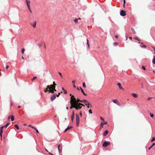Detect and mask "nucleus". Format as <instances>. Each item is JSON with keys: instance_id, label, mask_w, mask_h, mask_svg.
Here are the masks:
<instances>
[{"instance_id": "obj_1", "label": "nucleus", "mask_w": 155, "mask_h": 155, "mask_svg": "<svg viewBox=\"0 0 155 155\" xmlns=\"http://www.w3.org/2000/svg\"><path fill=\"white\" fill-rule=\"evenodd\" d=\"M10 124L8 123H7L5 125L2 126L1 127V129H0V135L1 137H2V133L3 132V129L4 127H5V128H6Z\"/></svg>"}, {"instance_id": "obj_2", "label": "nucleus", "mask_w": 155, "mask_h": 155, "mask_svg": "<svg viewBox=\"0 0 155 155\" xmlns=\"http://www.w3.org/2000/svg\"><path fill=\"white\" fill-rule=\"evenodd\" d=\"M76 125L77 126H78L79 125V124L80 122V118L79 115L78 114H76Z\"/></svg>"}, {"instance_id": "obj_3", "label": "nucleus", "mask_w": 155, "mask_h": 155, "mask_svg": "<svg viewBox=\"0 0 155 155\" xmlns=\"http://www.w3.org/2000/svg\"><path fill=\"white\" fill-rule=\"evenodd\" d=\"M75 107L74 108L76 110H78L81 109L82 107V106H81L79 105V104H75Z\"/></svg>"}, {"instance_id": "obj_4", "label": "nucleus", "mask_w": 155, "mask_h": 155, "mask_svg": "<svg viewBox=\"0 0 155 155\" xmlns=\"http://www.w3.org/2000/svg\"><path fill=\"white\" fill-rule=\"evenodd\" d=\"M113 102L114 103L117 104L119 106H120V104L119 102V101L117 99H113L112 100Z\"/></svg>"}, {"instance_id": "obj_5", "label": "nucleus", "mask_w": 155, "mask_h": 155, "mask_svg": "<svg viewBox=\"0 0 155 155\" xmlns=\"http://www.w3.org/2000/svg\"><path fill=\"white\" fill-rule=\"evenodd\" d=\"M126 12L125 11L122 10L120 12V15L123 16H125L126 15Z\"/></svg>"}, {"instance_id": "obj_6", "label": "nucleus", "mask_w": 155, "mask_h": 155, "mask_svg": "<svg viewBox=\"0 0 155 155\" xmlns=\"http://www.w3.org/2000/svg\"><path fill=\"white\" fill-rule=\"evenodd\" d=\"M70 103L71 104V106L70 107V109H71L75 107V104L72 102V101H70Z\"/></svg>"}, {"instance_id": "obj_7", "label": "nucleus", "mask_w": 155, "mask_h": 155, "mask_svg": "<svg viewBox=\"0 0 155 155\" xmlns=\"http://www.w3.org/2000/svg\"><path fill=\"white\" fill-rule=\"evenodd\" d=\"M77 90H80V89L81 90V92L85 96H86L87 95L84 92V91L82 89V88H81V87H80L79 88L78 87H77Z\"/></svg>"}, {"instance_id": "obj_8", "label": "nucleus", "mask_w": 155, "mask_h": 155, "mask_svg": "<svg viewBox=\"0 0 155 155\" xmlns=\"http://www.w3.org/2000/svg\"><path fill=\"white\" fill-rule=\"evenodd\" d=\"M47 87H48L49 90L52 89L54 88H55V87L53 84L51 85L50 86L48 85L47 86Z\"/></svg>"}, {"instance_id": "obj_9", "label": "nucleus", "mask_w": 155, "mask_h": 155, "mask_svg": "<svg viewBox=\"0 0 155 155\" xmlns=\"http://www.w3.org/2000/svg\"><path fill=\"white\" fill-rule=\"evenodd\" d=\"M56 97V94H54L51 97V101H53Z\"/></svg>"}, {"instance_id": "obj_10", "label": "nucleus", "mask_w": 155, "mask_h": 155, "mask_svg": "<svg viewBox=\"0 0 155 155\" xmlns=\"http://www.w3.org/2000/svg\"><path fill=\"white\" fill-rule=\"evenodd\" d=\"M110 143L109 142H104L103 144V146L104 147H107L109 144Z\"/></svg>"}, {"instance_id": "obj_11", "label": "nucleus", "mask_w": 155, "mask_h": 155, "mask_svg": "<svg viewBox=\"0 0 155 155\" xmlns=\"http://www.w3.org/2000/svg\"><path fill=\"white\" fill-rule=\"evenodd\" d=\"M76 98L73 95H72L71 97V101H72V102L74 103V101L75 100Z\"/></svg>"}, {"instance_id": "obj_12", "label": "nucleus", "mask_w": 155, "mask_h": 155, "mask_svg": "<svg viewBox=\"0 0 155 155\" xmlns=\"http://www.w3.org/2000/svg\"><path fill=\"white\" fill-rule=\"evenodd\" d=\"M81 100L78 98L76 100V99L74 101V103L75 104H78L79 103V102H81Z\"/></svg>"}, {"instance_id": "obj_13", "label": "nucleus", "mask_w": 155, "mask_h": 155, "mask_svg": "<svg viewBox=\"0 0 155 155\" xmlns=\"http://www.w3.org/2000/svg\"><path fill=\"white\" fill-rule=\"evenodd\" d=\"M26 4L28 8H29L30 7V1L28 0H26Z\"/></svg>"}, {"instance_id": "obj_14", "label": "nucleus", "mask_w": 155, "mask_h": 155, "mask_svg": "<svg viewBox=\"0 0 155 155\" xmlns=\"http://www.w3.org/2000/svg\"><path fill=\"white\" fill-rule=\"evenodd\" d=\"M84 103L86 105H90L89 102L87 100H84Z\"/></svg>"}, {"instance_id": "obj_15", "label": "nucleus", "mask_w": 155, "mask_h": 155, "mask_svg": "<svg viewBox=\"0 0 155 155\" xmlns=\"http://www.w3.org/2000/svg\"><path fill=\"white\" fill-rule=\"evenodd\" d=\"M117 85L119 86L120 89L124 90L123 88L121 86V84L120 83H119L117 84Z\"/></svg>"}, {"instance_id": "obj_16", "label": "nucleus", "mask_w": 155, "mask_h": 155, "mask_svg": "<svg viewBox=\"0 0 155 155\" xmlns=\"http://www.w3.org/2000/svg\"><path fill=\"white\" fill-rule=\"evenodd\" d=\"M36 21H35L34 22V24H32V23H30V25L32 26H33V27L34 28H35L36 27Z\"/></svg>"}, {"instance_id": "obj_17", "label": "nucleus", "mask_w": 155, "mask_h": 155, "mask_svg": "<svg viewBox=\"0 0 155 155\" xmlns=\"http://www.w3.org/2000/svg\"><path fill=\"white\" fill-rule=\"evenodd\" d=\"M72 128V127L71 126H69V127H68L65 130H64V133H65V132H66L68 130H69L70 129H71Z\"/></svg>"}, {"instance_id": "obj_18", "label": "nucleus", "mask_w": 155, "mask_h": 155, "mask_svg": "<svg viewBox=\"0 0 155 155\" xmlns=\"http://www.w3.org/2000/svg\"><path fill=\"white\" fill-rule=\"evenodd\" d=\"M74 117V111H73L72 112V115L71 116V120L72 121H73V120Z\"/></svg>"}, {"instance_id": "obj_19", "label": "nucleus", "mask_w": 155, "mask_h": 155, "mask_svg": "<svg viewBox=\"0 0 155 155\" xmlns=\"http://www.w3.org/2000/svg\"><path fill=\"white\" fill-rule=\"evenodd\" d=\"M108 131L107 130H106L103 133V136H105L108 134Z\"/></svg>"}, {"instance_id": "obj_20", "label": "nucleus", "mask_w": 155, "mask_h": 155, "mask_svg": "<svg viewBox=\"0 0 155 155\" xmlns=\"http://www.w3.org/2000/svg\"><path fill=\"white\" fill-rule=\"evenodd\" d=\"M131 95L135 98H137L138 97V95L132 93Z\"/></svg>"}, {"instance_id": "obj_21", "label": "nucleus", "mask_w": 155, "mask_h": 155, "mask_svg": "<svg viewBox=\"0 0 155 155\" xmlns=\"http://www.w3.org/2000/svg\"><path fill=\"white\" fill-rule=\"evenodd\" d=\"M152 63L153 64H155V56H154L153 59L152 60Z\"/></svg>"}, {"instance_id": "obj_22", "label": "nucleus", "mask_w": 155, "mask_h": 155, "mask_svg": "<svg viewBox=\"0 0 155 155\" xmlns=\"http://www.w3.org/2000/svg\"><path fill=\"white\" fill-rule=\"evenodd\" d=\"M141 44L142 45H141V47L145 48L146 47V45H143V43H141Z\"/></svg>"}, {"instance_id": "obj_23", "label": "nucleus", "mask_w": 155, "mask_h": 155, "mask_svg": "<svg viewBox=\"0 0 155 155\" xmlns=\"http://www.w3.org/2000/svg\"><path fill=\"white\" fill-rule=\"evenodd\" d=\"M14 126L17 130H18L19 129V128L18 125L15 124V125Z\"/></svg>"}, {"instance_id": "obj_24", "label": "nucleus", "mask_w": 155, "mask_h": 155, "mask_svg": "<svg viewBox=\"0 0 155 155\" xmlns=\"http://www.w3.org/2000/svg\"><path fill=\"white\" fill-rule=\"evenodd\" d=\"M49 93H51L52 94H53L54 93V91L52 90V89L49 90Z\"/></svg>"}, {"instance_id": "obj_25", "label": "nucleus", "mask_w": 155, "mask_h": 155, "mask_svg": "<svg viewBox=\"0 0 155 155\" xmlns=\"http://www.w3.org/2000/svg\"><path fill=\"white\" fill-rule=\"evenodd\" d=\"M78 19L76 18L74 20V21L76 24H77L78 23Z\"/></svg>"}, {"instance_id": "obj_26", "label": "nucleus", "mask_w": 155, "mask_h": 155, "mask_svg": "<svg viewBox=\"0 0 155 155\" xmlns=\"http://www.w3.org/2000/svg\"><path fill=\"white\" fill-rule=\"evenodd\" d=\"M11 120L12 121H13L14 120V116L13 115L11 116Z\"/></svg>"}, {"instance_id": "obj_27", "label": "nucleus", "mask_w": 155, "mask_h": 155, "mask_svg": "<svg viewBox=\"0 0 155 155\" xmlns=\"http://www.w3.org/2000/svg\"><path fill=\"white\" fill-rule=\"evenodd\" d=\"M104 121V122H101V123H102V125H106V124H107V122H106V121Z\"/></svg>"}, {"instance_id": "obj_28", "label": "nucleus", "mask_w": 155, "mask_h": 155, "mask_svg": "<svg viewBox=\"0 0 155 155\" xmlns=\"http://www.w3.org/2000/svg\"><path fill=\"white\" fill-rule=\"evenodd\" d=\"M131 30H132V31L133 33H134V34H136V32L135 31V30H134V29H133V28H131Z\"/></svg>"}, {"instance_id": "obj_29", "label": "nucleus", "mask_w": 155, "mask_h": 155, "mask_svg": "<svg viewBox=\"0 0 155 155\" xmlns=\"http://www.w3.org/2000/svg\"><path fill=\"white\" fill-rule=\"evenodd\" d=\"M48 87H47L46 89H45V90H44V92L45 93L47 92L48 91H49L48 90Z\"/></svg>"}, {"instance_id": "obj_30", "label": "nucleus", "mask_w": 155, "mask_h": 155, "mask_svg": "<svg viewBox=\"0 0 155 155\" xmlns=\"http://www.w3.org/2000/svg\"><path fill=\"white\" fill-rule=\"evenodd\" d=\"M103 125H102V123H101V126H100V129L101 130V129L103 127Z\"/></svg>"}, {"instance_id": "obj_31", "label": "nucleus", "mask_w": 155, "mask_h": 155, "mask_svg": "<svg viewBox=\"0 0 155 155\" xmlns=\"http://www.w3.org/2000/svg\"><path fill=\"white\" fill-rule=\"evenodd\" d=\"M155 140V137H153L152 138L151 141V142H153Z\"/></svg>"}, {"instance_id": "obj_32", "label": "nucleus", "mask_w": 155, "mask_h": 155, "mask_svg": "<svg viewBox=\"0 0 155 155\" xmlns=\"http://www.w3.org/2000/svg\"><path fill=\"white\" fill-rule=\"evenodd\" d=\"M37 78V77L35 76L34 77L32 78L31 79V80L32 81H33L35 79Z\"/></svg>"}, {"instance_id": "obj_33", "label": "nucleus", "mask_w": 155, "mask_h": 155, "mask_svg": "<svg viewBox=\"0 0 155 155\" xmlns=\"http://www.w3.org/2000/svg\"><path fill=\"white\" fill-rule=\"evenodd\" d=\"M83 86L84 88H86V85H85V82L83 83Z\"/></svg>"}, {"instance_id": "obj_34", "label": "nucleus", "mask_w": 155, "mask_h": 155, "mask_svg": "<svg viewBox=\"0 0 155 155\" xmlns=\"http://www.w3.org/2000/svg\"><path fill=\"white\" fill-rule=\"evenodd\" d=\"M87 45L88 47V48H89L90 47V45H89V44L88 40V39H87Z\"/></svg>"}, {"instance_id": "obj_35", "label": "nucleus", "mask_w": 155, "mask_h": 155, "mask_svg": "<svg viewBox=\"0 0 155 155\" xmlns=\"http://www.w3.org/2000/svg\"><path fill=\"white\" fill-rule=\"evenodd\" d=\"M37 45H38L39 46V47L40 48H41V47L42 46V45L41 44H40V43H38L37 44Z\"/></svg>"}, {"instance_id": "obj_36", "label": "nucleus", "mask_w": 155, "mask_h": 155, "mask_svg": "<svg viewBox=\"0 0 155 155\" xmlns=\"http://www.w3.org/2000/svg\"><path fill=\"white\" fill-rule=\"evenodd\" d=\"M78 104H79L80 106H85L83 104L81 103H79Z\"/></svg>"}, {"instance_id": "obj_37", "label": "nucleus", "mask_w": 155, "mask_h": 155, "mask_svg": "<svg viewBox=\"0 0 155 155\" xmlns=\"http://www.w3.org/2000/svg\"><path fill=\"white\" fill-rule=\"evenodd\" d=\"M28 126L30 127H31L32 128H33L34 129H35V127H34L33 126H32L31 125H28Z\"/></svg>"}, {"instance_id": "obj_38", "label": "nucleus", "mask_w": 155, "mask_h": 155, "mask_svg": "<svg viewBox=\"0 0 155 155\" xmlns=\"http://www.w3.org/2000/svg\"><path fill=\"white\" fill-rule=\"evenodd\" d=\"M150 116L152 117H153L154 116L153 114H151V113H150Z\"/></svg>"}, {"instance_id": "obj_39", "label": "nucleus", "mask_w": 155, "mask_h": 155, "mask_svg": "<svg viewBox=\"0 0 155 155\" xmlns=\"http://www.w3.org/2000/svg\"><path fill=\"white\" fill-rule=\"evenodd\" d=\"M25 51V50L24 48H22L21 50V52L22 54H23L24 53V52Z\"/></svg>"}, {"instance_id": "obj_40", "label": "nucleus", "mask_w": 155, "mask_h": 155, "mask_svg": "<svg viewBox=\"0 0 155 155\" xmlns=\"http://www.w3.org/2000/svg\"><path fill=\"white\" fill-rule=\"evenodd\" d=\"M28 8V9H29V12H30L31 13H32V11H31V9L30 7H29V8Z\"/></svg>"}, {"instance_id": "obj_41", "label": "nucleus", "mask_w": 155, "mask_h": 155, "mask_svg": "<svg viewBox=\"0 0 155 155\" xmlns=\"http://www.w3.org/2000/svg\"><path fill=\"white\" fill-rule=\"evenodd\" d=\"M35 129L36 130L37 133H39L38 130L36 128H35V129Z\"/></svg>"}, {"instance_id": "obj_42", "label": "nucleus", "mask_w": 155, "mask_h": 155, "mask_svg": "<svg viewBox=\"0 0 155 155\" xmlns=\"http://www.w3.org/2000/svg\"><path fill=\"white\" fill-rule=\"evenodd\" d=\"M142 68L143 70H146L145 68V67L144 66H142Z\"/></svg>"}, {"instance_id": "obj_43", "label": "nucleus", "mask_w": 155, "mask_h": 155, "mask_svg": "<svg viewBox=\"0 0 155 155\" xmlns=\"http://www.w3.org/2000/svg\"><path fill=\"white\" fill-rule=\"evenodd\" d=\"M53 85L55 87V86L57 85V84H55V83L54 81L53 82Z\"/></svg>"}, {"instance_id": "obj_44", "label": "nucleus", "mask_w": 155, "mask_h": 155, "mask_svg": "<svg viewBox=\"0 0 155 155\" xmlns=\"http://www.w3.org/2000/svg\"><path fill=\"white\" fill-rule=\"evenodd\" d=\"M89 113L91 114H92V110H89Z\"/></svg>"}, {"instance_id": "obj_45", "label": "nucleus", "mask_w": 155, "mask_h": 155, "mask_svg": "<svg viewBox=\"0 0 155 155\" xmlns=\"http://www.w3.org/2000/svg\"><path fill=\"white\" fill-rule=\"evenodd\" d=\"M58 73L59 74V75H60V76L62 78L63 77L61 73L59 72H58Z\"/></svg>"}, {"instance_id": "obj_46", "label": "nucleus", "mask_w": 155, "mask_h": 155, "mask_svg": "<svg viewBox=\"0 0 155 155\" xmlns=\"http://www.w3.org/2000/svg\"><path fill=\"white\" fill-rule=\"evenodd\" d=\"M52 90L54 92V91H56V90L55 89V88H54L52 89Z\"/></svg>"}, {"instance_id": "obj_47", "label": "nucleus", "mask_w": 155, "mask_h": 155, "mask_svg": "<svg viewBox=\"0 0 155 155\" xmlns=\"http://www.w3.org/2000/svg\"><path fill=\"white\" fill-rule=\"evenodd\" d=\"M134 38L135 39L137 40L138 41H140V40H139L136 37H134Z\"/></svg>"}, {"instance_id": "obj_48", "label": "nucleus", "mask_w": 155, "mask_h": 155, "mask_svg": "<svg viewBox=\"0 0 155 155\" xmlns=\"http://www.w3.org/2000/svg\"><path fill=\"white\" fill-rule=\"evenodd\" d=\"M152 99V98L151 97H149L148 99H147V100H150L151 99Z\"/></svg>"}, {"instance_id": "obj_49", "label": "nucleus", "mask_w": 155, "mask_h": 155, "mask_svg": "<svg viewBox=\"0 0 155 155\" xmlns=\"http://www.w3.org/2000/svg\"><path fill=\"white\" fill-rule=\"evenodd\" d=\"M100 118H101V120H103V121H104V119H103L102 117H100Z\"/></svg>"}, {"instance_id": "obj_50", "label": "nucleus", "mask_w": 155, "mask_h": 155, "mask_svg": "<svg viewBox=\"0 0 155 155\" xmlns=\"http://www.w3.org/2000/svg\"><path fill=\"white\" fill-rule=\"evenodd\" d=\"M153 147L151 145L148 148V149L150 150L151 148Z\"/></svg>"}, {"instance_id": "obj_51", "label": "nucleus", "mask_w": 155, "mask_h": 155, "mask_svg": "<svg viewBox=\"0 0 155 155\" xmlns=\"http://www.w3.org/2000/svg\"><path fill=\"white\" fill-rule=\"evenodd\" d=\"M64 94H67V92L65 90L64 91Z\"/></svg>"}, {"instance_id": "obj_52", "label": "nucleus", "mask_w": 155, "mask_h": 155, "mask_svg": "<svg viewBox=\"0 0 155 155\" xmlns=\"http://www.w3.org/2000/svg\"><path fill=\"white\" fill-rule=\"evenodd\" d=\"M60 93H59L58 94V95H56V96L57 97H58L60 95Z\"/></svg>"}, {"instance_id": "obj_53", "label": "nucleus", "mask_w": 155, "mask_h": 155, "mask_svg": "<svg viewBox=\"0 0 155 155\" xmlns=\"http://www.w3.org/2000/svg\"><path fill=\"white\" fill-rule=\"evenodd\" d=\"M58 151L59 152H60L61 151V150L59 148V147H58Z\"/></svg>"}, {"instance_id": "obj_54", "label": "nucleus", "mask_w": 155, "mask_h": 155, "mask_svg": "<svg viewBox=\"0 0 155 155\" xmlns=\"http://www.w3.org/2000/svg\"><path fill=\"white\" fill-rule=\"evenodd\" d=\"M72 83L74 84H75V80H73V81H72Z\"/></svg>"}, {"instance_id": "obj_55", "label": "nucleus", "mask_w": 155, "mask_h": 155, "mask_svg": "<svg viewBox=\"0 0 155 155\" xmlns=\"http://www.w3.org/2000/svg\"><path fill=\"white\" fill-rule=\"evenodd\" d=\"M84 100H85V99H83V100H81V102H83L84 103Z\"/></svg>"}, {"instance_id": "obj_56", "label": "nucleus", "mask_w": 155, "mask_h": 155, "mask_svg": "<svg viewBox=\"0 0 155 155\" xmlns=\"http://www.w3.org/2000/svg\"><path fill=\"white\" fill-rule=\"evenodd\" d=\"M115 37L117 38H118V36L117 35H116L115 36Z\"/></svg>"}, {"instance_id": "obj_57", "label": "nucleus", "mask_w": 155, "mask_h": 155, "mask_svg": "<svg viewBox=\"0 0 155 155\" xmlns=\"http://www.w3.org/2000/svg\"><path fill=\"white\" fill-rule=\"evenodd\" d=\"M155 145V143H153L152 144V145H151V146H153H153H154Z\"/></svg>"}, {"instance_id": "obj_58", "label": "nucleus", "mask_w": 155, "mask_h": 155, "mask_svg": "<svg viewBox=\"0 0 155 155\" xmlns=\"http://www.w3.org/2000/svg\"><path fill=\"white\" fill-rule=\"evenodd\" d=\"M9 67V66L8 65H7L6 66V69H8Z\"/></svg>"}, {"instance_id": "obj_59", "label": "nucleus", "mask_w": 155, "mask_h": 155, "mask_svg": "<svg viewBox=\"0 0 155 155\" xmlns=\"http://www.w3.org/2000/svg\"><path fill=\"white\" fill-rule=\"evenodd\" d=\"M89 105L90 106V107H91V108L92 107V105L91 104H90V105Z\"/></svg>"}, {"instance_id": "obj_60", "label": "nucleus", "mask_w": 155, "mask_h": 155, "mask_svg": "<svg viewBox=\"0 0 155 155\" xmlns=\"http://www.w3.org/2000/svg\"><path fill=\"white\" fill-rule=\"evenodd\" d=\"M21 107V106H18V108H20Z\"/></svg>"}, {"instance_id": "obj_61", "label": "nucleus", "mask_w": 155, "mask_h": 155, "mask_svg": "<svg viewBox=\"0 0 155 155\" xmlns=\"http://www.w3.org/2000/svg\"><path fill=\"white\" fill-rule=\"evenodd\" d=\"M123 2H124V4H125V0H124V1H123Z\"/></svg>"}, {"instance_id": "obj_62", "label": "nucleus", "mask_w": 155, "mask_h": 155, "mask_svg": "<svg viewBox=\"0 0 155 155\" xmlns=\"http://www.w3.org/2000/svg\"><path fill=\"white\" fill-rule=\"evenodd\" d=\"M80 114L81 116H82V113H81V111L80 112Z\"/></svg>"}, {"instance_id": "obj_63", "label": "nucleus", "mask_w": 155, "mask_h": 155, "mask_svg": "<svg viewBox=\"0 0 155 155\" xmlns=\"http://www.w3.org/2000/svg\"><path fill=\"white\" fill-rule=\"evenodd\" d=\"M129 38L130 40H132V38L131 37H130Z\"/></svg>"}, {"instance_id": "obj_64", "label": "nucleus", "mask_w": 155, "mask_h": 155, "mask_svg": "<svg viewBox=\"0 0 155 155\" xmlns=\"http://www.w3.org/2000/svg\"><path fill=\"white\" fill-rule=\"evenodd\" d=\"M62 89L64 91L65 90L63 87H62Z\"/></svg>"}]
</instances>
